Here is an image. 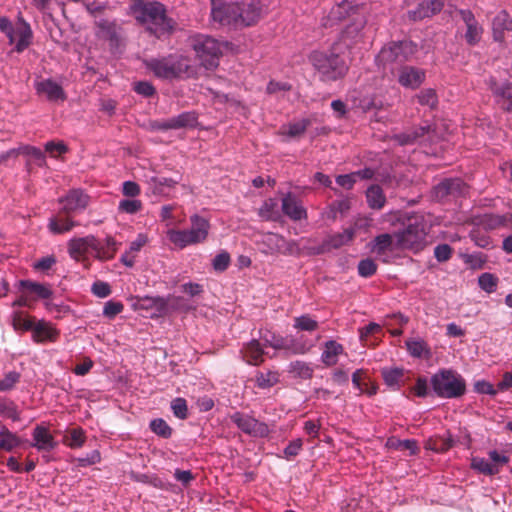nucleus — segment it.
Listing matches in <instances>:
<instances>
[{
    "label": "nucleus",
    "instance_id": "obj_1",
    "mask_svg": "<svg viewBox=\"0 0 512 512\" xmlns=\"http://www.w3.org/2000/svg\"><path fill=\"white\" fill-rule=\"evenodd\" d=\"M211 18L220 26L254 24L262 14L261 2H212Z\"/></svg>",
    "mask_w": 512,
    "mask_h": 512
},
{
    "label": "nucleus",
    "instance_id": "obj_2",
    "mask_svg": "<svg viewBox=\"0 0 512 512\" xmlns=\"http://www.w3.org/2000/svg\"><path fill=\"white\" fill-rule=\"evenodd\" d=\"M309 61L323 82L337 81L343 78L349 69L340 43H335L328 51H313Z\"/></svg>",
    "mask_w": 512,
    "mask_h": 512
},
{
    "label": "nucleus",
    "instance_id": "obj_3",
    "mask_svg": "<svg viewBox=\"0 0 512 512\" xmlns=\"http://www.w3.org/2000/svg\"><path fill=\"white\" fill-rule=\"evenodd\" d=\"M428 231L429 227L423 216L409 217L404 228L395 232V248L415 254L422 251L428 244Z\"/></svg>",
    "mask_w": 512,
    "mask_h": 512
},
{
    "label": "nucleus",
    "instance_id": "obj_4",
    "mask_svg": "<svg viewBox=\"0 0 512 512\" xmlns=\"http://www.w3.org/2000/svg\"><path fill=\"white\" fill-rule=\"evenodd\" d=\"M144 63L148 70L161 79L190 78L195 74L189 59L182 55L152 58L145 60Z\"/></svg>",
    "mask_w": 512,
    "mask_h": 512
},
{
    "label": "nucleus",
    "instance_id": "obj_5",
    "mask_svg": "<svg viewBox=\"0 0 512 512\" xmlns=\"http://www.w3.org/2000/svg\"><path fill=\"white\" fill-rule=\"evenodd\" d=\"M190 223V229L168 230L167 236L170 242L181 249L190 245L203 243L209 234V221L198 214H194L190 217Z\"/></svg>",
    "mask_w": 512,
    "mask_h": 512
},
{
    "label": "nucleus",
    "instance_id": "obj_6",
    "mask_svg": "<svg viewBox=\"0 0 512 512\" xmlns=\"http://www.w3.org/2000/svg\"><path fill=\"white\" fill-rule=\"evenodd\" d=\"M190 45L201 66L207 70H213L218 67L224 43L209 35L196 34L190 37Z\"/></svg>",
    "mask_w": 512,
    "mask_h": 512
},
{
    "label": "nucleus",
    "instance_id": "obj_7",
    "mask_svg": "<svg viewBox=\"0 0 512 512\" xmlns=\"http://www.w3.org/2000/svg\"><path fill=\"white\" fill-rule=\"evenodd\" d=\"M431 384L437 396L458 398L466 391L463 377L452 370H441L431 378Z\"/></svg>",
    "mask_w": 512,
    "mask_h": 512
},
{
    "label": "nucleus",
    "instance_id": "obj_8",
    "mask_svg": "<svg viewBox=\"0 0 512 512\" xmlns=\"http://www.w3.org/2000/svg\"><path fill=\"white\" fill-rule=\"evenodd\" d=\"M417 52V44L410 40L392 41L380 50L376 61L385 69L390 64H403L409 61Z\"/></svg>",
    "mask_w": 512,
    "mask_h": 512
},
{
    "label": "nucleus",
    "instance_id": "obj_9",
    "mask_svg": "<svg viewBox=\"0 0 512 512\" xmlns=\"http://www.w3.org/2000/svg\"><path fill=\"white\" fill-rule=\"evenodd\" d=\"M131 9L140 23H152L163 28L168 26L166 11L161 2H134Z\"/></svg>",
    "mask_w": 512,
    "mask_h": 512
},
{
    "label": "nucleus",
    "instance_id": "obj_10",
    "mask_svg": "<svg viewBox=\"0 0 512 512\" xmlns=\"http://www.w3.org/2000/svg\"><path fill=\"white\" fill-rule=\"evenodd\" d=\"M230 419L238 429L249 436L264 438L270 433V429L266 423L261 422L248 414L235 412L230 415Z\"/></svg>",
    "mask_w": 512,
    "mask_h": 512
},
{
    "label": "nucleus",
    "instance_id": "obj_11",
    "mask_svg": "<svg viewBox=\"0 0 512 512\" xmlns=\"http://www.w3.org/2000/svg\"><path fill=\"white\" fill-rule=\"evenodd\" d=\"M261 244L263 246L262 252L269 255H291L298 249L296 242L288 241L282 235L277 233L265 234L262 238Z\"/></svg>",
    "mask_w": 512,
    "mask_h": 512
},
{
    "label": "nucleus",
    "instance_id": "obj_12",
    "mask_svg": "<svg viewBox=\"0 0 512 512\" xmlns=\"http://www.w3.org/2000/svg\"><path fill=\"white\" fill-rule=\"evenodd\" d=\"M197 124V115L195 112H183L166 120H156L151 122V127L155 130L167 131L182 128H192Z\"/></svg>",
    "mask_w": 512,
    "mask_h": 512
},
{
    "label": "nucleus",
    "instance_id": "obj_13",
    "mask_svg": "<svg viewBox=\"0 0 512 512\" xmlns=\"http://www.w3.org/2000/svg\"><path fill=\"white\" fill-rule=\"evenodd\" d=\"M90 197L80 189H73L60 199L62 212L67 215L84 211L89 205Z\"/></svg>",
    "mask_w": 512,
    "mask_h": 512
},
{
    "label": "nucleus",
    "instance_id": "obj_14",
    "mask_svg": "<svg viewBox=\"0 0 512 512\" xmlns=\"http://www.w3.org/2000/svg\"><path fill=\"white\" fill-rule=\"evenodd\" d=\"M68 253L70 257L76 261H84L87 259V253L90 250L95 251L97 239L93 235L85 237H75L68 241Z\"/></svg>",
    "mask_w": 512,
    "mask_h": 512
},
{
    "label": "nucleus",
    "instance_id": "obj_15",
    "mask_svg": "<svg viewBox=\"0 0 512 512\" xmlns=\"http://www.w3.org/2000/svg\"><path fill=\"white\" fill-rule=\"evenodd\" d=\"M489 87L498 105L503 110L512 112V81L497 82L491 78Z\"/></svg>",
    "mask_w": 512,
    "mask_h": 512
},
{
    "label": "nucleus",
    "instance_id": "obj_16",
    "mask_svg": "<svg viewBox=\"0 0 512 512\" xmlns=\"http://www.w3.org/2000/svg\"><path fill=\"white\" fill-rule=\"evenodd\" d=\"M34 88L39 95H44L50 102H64L67 95L61 85L52 79L36 81Z\"/></svg>",
    "mask_w": 512,
    "mask_h": 512
},
{
    "label": "nucleus",
    "instance_id": "obj_17",
    "mask_svg": "<svg viewBox=\"0 0 512 512\" xmlns=\"http://www.w3.org/2000/svg\"><path fill=\"white\" fill-rule=\"evenodd\" d=\"M426 72L414 66H402L398 72V82L401 86L417 89L425 80Z\"/></svg>",
    "mask_w": 512,
    "mask_h": 512
},
{
    "label": "nucleus",
    "instance_id": "obj_18",
    "mask_svg": "<svg viewBox=\"0 0 512 512\" xmlns=\"http://www.w3.org/2000/svg\"><path fill=\"white\" fill-rule=\"evenodd\" d=\"M465 190L466 185L461 179H445L433 188V194L437 200H443L448 196L462 195Z\"/></svg>",
    "mask_w": 512,
    "mask_h": 512
},
{
    "label": "nucleus",
    "instance_id": "obj_19",
    "mask_svg": "<svg viewBox=\"0 0 512 512\" xmlns=\"http://www.w3.org/2000/svg\"><path fill=\"white\" fill-rule=\"evenodd\" d=\"M33 442L31 446L38 451L50 452L54 450L58 443L54 436L50 433L49 429L42 425H37L32 431Z\"/></svg>",
    "mask_w": 512,
    "mask_h": 512
},
{
    "label": "nucleus",
    "instance_id": "obj_20",
    "mask_svg": "<svg viewBox=\"0 0 512 512\" xmlns=\"http://www.w3.org/2000/svg\"><path fill=\"white\" fill-rule=\"evenodd\" d=\"M240 353L243 360L249 365L259 366L264 362V350L257 339L243 344Z\"/></svg>",
    "mask_w": 512,
    "mask_h": 512
},
{
    "label": "nucleus",
    "instance_id": "obj_21",
    "mask_svg": "<svg viewBox=\"0 0 512 512\" xmlns=\"http://www.w3.org/2000/svg\"><path fill=\"white\" fill-rule=\"evenodd\" d=\"M99 31L98 35L100 38L109 41L112 48H117L120 45L122 39L121 28L113 22L108 20H100L97 22Z\"/></svg>",
    "mask_w": 512,
    "mask_h": 512
},
{
    "label": "nucleus",
    "instance_id": "obj_22",
    "mask_svg": "<svg viewBox=\"0 0 512 512\" xmlns=\"http://www.w3.org/2000/svg\"><path fill=\"white\" fill-rule=\"evenodd\" d=\"M282 211L293 221H300L307 218L306 209L299 203L296 197L288 193L282 199Z\"/></svg>",
    "mask_w": 512,
    "mask_h": 512
},
{
    "label": "nucleus",
    "instance_id": "obj_23",
    "mask_svg": "<svg viewBox=\"0 0 512 512\" xmlns=\"http://www.w3.org/2000/svg\"><path fill=\"white\" fill-rule=\"evenodd\" d=\"M59 332L50 323L39 321L32 329L33 340L37 343L55 342Z\"/></svg>",
    "mask_w": 512,
    "mask_h": 512
},
{
    "label": "nucleus",
    "instance_id": "obj_24",
    "mask_svg": "<svg viewBox=\"0 0 512 512\" xmlns=\"http://www.w3.org/2000/svg\"><path fill=\"white\" fill-rule=\"evenodd\" d=\"M78 223L72 220L71 215L60 212L49 219L48 228L53 234H63L71 231Z\"/></svg>",
    "mask_w": 512,
    "mask_h": 512
},
{
    "label": "nucleus",
    "instance_id": "obj_25",
    "mask_svg": "<svg viewBox=\"0 0 512 512\" xmlns=\"http://www.w3.org/2000/svg\"><path fill=\"white\" fill-rule=\"evenodd\" d=\"M355 237V229L348 228L342 233H336L329 236L321 246L320 252L329 251L331 249H338L348 243H350Z\"/></svg>",
    "mask_w": 512,
    "mask_h": 512
},
{
    "label": "nucleus",
    "instance_id": "obj_26",
    "mask_svg": "<svg viewBox=\"0 0 512 512\" xmlns=\"http://www.w3.org/2000/svg\"><path fill=\"white\" fill-rule=\"evenodd\" d=\"M493 39L497 42L504 41V31H512V19L506 11L499 12L492 22Z\"/></svg>",
    "mask_w": 512,
    "mask_h": 512
},
{
    "label": "nucleus",
    "instance_id": "obj_27",
    "mask_svg": "<svg viewBox=\"0 0 512 512\" xmlns=\"http://www.w3.org/2000/svg\"><path fill=\"white\" fill-rule=\"evenodd\" d=\"M384 383L392 390H398L405 382V370L399 367H384L381 369Z\"/></svg>",
    "mask_w": 512,
    "mask_h": 512
},
{
    "label": "nucleus",
    "instance_id": "obj_28",
    "mask_svg": "<svg viewBox=\"0 0 512 512\" xmlns=\"http://www.w3.org/2000/svg\"><path fill=\"white\" fill-rule=\"evenodd\" d=\"M344 353L342 344L329 340L324 344V350L321 354V361L327 366L331 367L337 364L339 355Z\"/></svg>",
    "mask_w": 512,
    "mask_h": 512
},
{
    "label": "nucleus",
    "instance_id": "obj_29",
    "mask_svg": "<svg viewBox=\"0 0 512 512\" xmlns=\"http://www.w3.org/2000/svg\"><path fill=\"white\" fill-rule=\"evenodd\" d=\"M364 27V20L362 17H355L353 22L346 26L341 33V42L348 48L357 42L360 32Z\"/></svg>",
    "mask_w": 512,
    "mask_h": 512
},
{
    "label": "nucleus",
    "instance_id": "obj_30",
    "mask_svg": "<svg viewBox=\"0 0 512 512\" xmlns=\"http://www.w3.org/2000/svg\"><path fill=\"white\" fill-rule=\"evenodd\" d=\"M443 8V2H419L416 10L409 11V17L414 20H422L431 17Z\"/></svg>",
    "mask_w": 512,
    "mask_h": 512
},
{
    "label": "nucleus",
    "instance_id": "obj_31",
    "mask_svg": "<svg viewBox=\"0 0 512 512\" xmlns=\"http://www.w3.org/2000/svg\"><path fill=\"white\" fill-rule=\"evenodd\" d=\"M350 13L355 14V9L351 6V2H336L329 11L325 25H328V23L333 25L343 20Z\"/></svg>",
    "mask_w": 512,
    "mask_h": 512
},
{
    "label": "nucleus",
    "instance_id": "obj_32",
    "mask_svg": "<svg viewBox=\"0 0 512 512\" xmlns=\"http://www.w3.org/2000/svg\"><path fill=\"white\" fill-rule=\"evenodd\" d=\"M372 251L378 255L384 254L386 251L397 250L395 248V233L394 234H380L375 237L373 241Z\"/></svg>",
    "mask_w": 512,
    "mask_h": 512
},
{
    "label": "nucleus",
    "instance_id": "obj_33",
    "mask_svg": "<svg viewBox=\"0 0 512 512\" xmlns=\"http://www.w3.org/2000/svg\"><path fill=\"white\" fill-rule=\"evenodd\" d=\"M22 444L21 438L11 432L8 428L2 427L0 430V450L12 452Z\"/></svg>",
    "mask_w": 512,
    "mask_h": 512
},
{
    "label": "nucleus",
    "instance_id": "obj_34",
    "mask_svg": "<svg viewBox=\"0 0 512 512\" xmlns=\"http://www.w3.org/2000/svg\"><path fill=\"white\" fill-rule=\"evenodd\" d=\"M117 251V242L112 237H107L104 243L97 240L95 256L100 260H110L114 258Z\"/></svg>",
    "mask_w": 512,
    "mask_h": 512
},
{
    "label": "nucleus",
    "instance_id": "obj_35",
    "mask_svg": "<svg viewBox=\"0 0 512 512\" xmlns=\"http://www.w3.org/2000/svg\"><path fill=\"white\" fill-rule=\"evenodd\" d=\"M19 284L21 288L35 294L40 299H49L53 294L49 286L31 280H21Z\"/></svg>",
    "mask_w": 512,
    "mask_h": 512
},
{
    "label": "nucleus",
    "instance_id": "obj_36",
    "mask_svg": "<svg viewBox=\"0 0 512 512\" xmlns=\"http://www.w3.org/2000/svg\"><path fill=\"white\" fill-rule=\"evenodd\" d=\"M366 198L369 207L372 209H382L386 203V197L383 190L378 185H372L367 189Z\"/></svg>",
    "mask_w": 512,
    "mask_h": 512
},
{
    "label": "nucleus",
    "instance_id": "obj_37",
    "mask_svg": "<svg viewBox=\"0 0 512 512\" xmlns=\"http://www.w3.org/2000/svg\"><path fill=\"white\" fill-rule=\"evenodd\" d=\"M289 373L293 375L295 378H300L303 380H309L313 377L314 369L311 364L296 360L289 364Z\"/></svg>",
    "mask_w": 512,
    "mask_h": 512
},
{
    "label": "nucleus",
    "instance_id": "obj_38",
    "mask_svg": "<svg viewBox=\"0 0 512 512\" xmlns=\"http://www.w3.org/2000/svg\"><path fill=\"white\" fill-rule=\"evenodd\" d=\"M279 382V373L277 371L261 372L257 371L254 377L255 385L260 389H270Z\"/></svg>",
    "mask_w": 512,
    "mask_h": 512
},
{
    "label": "nucleus",
    "instance_id": "obj_39",
    "mask_svg": "<svg viewBox=\"0 0 512 512\" xmlns=\"http://www.w3.org/2000/svg\"><path fill=\"white\" fill-rule=\"evenodd\" d=\"M311 348V345H307L304 342L297 340L296 338L289 336L284 337L283 346L281 350H284L288 354L292 355H303L306 354Z\"/></svg>",
    "mask_w": 512,
    "mask_h": 512
},
{
    "label": "nucleus",
    "instance_id": "obj_40",
    "mask_svg": "<svg viewBox=\"0 0 512 512\" xmlns=\"http://www.w3.org/2000/svg\"><path fill=\"white\" fill-rule=\"evenodd\" d=\"M31 34L30 27L26 23L21 24L17 30H14L17 52H22L29 46Z\"/></svg>",
    "mask_w": 512,
    "mask_h": 512
},
{
    "label": "nucleus",
    "instance_id": "obj_41",
    "mask_svg": "<svg viewBox=\"0 0 512 512\" xmlns=\"http://www.w3.org/2000/svg\"><path fill=\"white\" fill-rule=\"evenodd\" d=\"M509 221L510 217L508 215L485 214L481 218L480 224L485 229L494 230L501 226H505Z\"/></svg>",
    "mask_w": 512,
    "mask_h": 512
},
{
    "label": "nucleus",
    "instance_id": "obj_42",
    "mask_svg": "<svg viewBox=\"0 0 512 512\" xmlns=\"http://www.w3.org/2000/svg\"><path fill=\"white\" fill-rule=\"evenodd\" d=\"M453 446V441L449 438L441 436H435L429 438L425 443V448L435 451L437 453H443L448 451Z\"/></svg>",
    "mask_w": 512,
    "mask_h": 512
},
{
    "label": "nucleus",
    "instance_id": "obj_43",
    "mask_svg": "<svg viewBox=\"0 0 512 512\" xmlns=\"http://www.w3.org/2000/svg\"><path fill=\"white\" fill-rule=\"evenodd\" d=\"M471 467L474 470L484 474V475H495L499 472L498 466L490 463L488 460L480 457H474L471 462Z\"/></svg>",
    "mask_w": 512,
    "mask_h": 512
},
{
    "label": "nucleus",
    "instance_id": "obj_44",
    "mask_svg": "<svg viewBox=\"0 0 512 512\" xmlns=\"http://www.w3.org/2000/svg\"><path fill=\"white\" fill-rule=\"evenodd\" d=\"M407 349L409 353L414 357H429L430 349L427 344L423 340H408L406 342Z\"/></svg>",
    "mask_w": 512,
    "mask_h": 512
},
{
    "label": "nucleus",
    "instance_id": "obj_45",
    "mask_svg": "<svg viewBox=\"0 0 512 512\" xmlns=\"http://www.w3.org/2000/svg\"><path fill=\"white\" fill-rule=\"evenodd\" d=\"M293 327L299 331L312 332L318 329V322L310 315H302L294 318Z\"/></svg>",
    "mask_w": 512,
    "mask_h": 512
},
{
    "label": "nucleus",
    "instance_id": "obj_46",
    "mask_svg": "<svg viewBox=\"0 0 512 512\" xmlns=\"http://www.w3.org/2000/svg\"><path fill=\"white\" fill-rule=\"evenodd\" d=\"M483 34V28L479 25L478 21L466 26L465 40L466 42L474 46L480 42Z\"/></svg>",
    "mask_w": 512,
    "mask_h": 512
},
{
    "label": "nucleus",
    "instance_id": "obj_47",
    "mask_svg": "<svg viewBox=\"0 0 512 512\" xmlns=\"http://www.w3.org/2000/svg\"><path fill=\"white\" fill-rule=\"evenodd\" d=\"M143 209V203L139 199H122L118 204V211L126 214H136Z\"/></svg>",
    "mask_w": 512,
    "mask_h": 512
},
{
    "label": "nucleus",
    "instance_id": "obj_48",
    "mask_svg": "<svg viewBox=\"0 0 512 512\" xmlns=\"http://www.w3.org/2000/svg\"><path fill=\"white\" fill-rule=\"evenodd\" d=\"M350 209V202L348 199L336 200L332 202L329 206V211L327 212V217L329 219L335 220L338 216L344 215Z\"/></svg>",
    "mask_w": 512,
    "mask_h": 512
},
{
    "label": "nucleus",
    "instance_id": "obj_49",
    "mask_svg": "<svg viewBox=\"0 0 512 512\" xmlns=\"http://www.w3.org/2000/svg\"><path fill=\"white\" fill-rule=\"evenodd\" d=\"M20 153L29 156L39 167H43L46 164L44 152L37 147L26 145L20 149Z\"/></svg>",
    "mask_w": 512,
    "mask_h": 512
},
{
    "label": "nucleus",
    "instance_id": "obj_50",
    "mask_svg": "<svg viewBox=\"0 0 512 512\" xmlns=\"http://www.w3.org/2000/svg\"><path fill=\"white\" fill-rule=\"evenodd\" d=\"M417 99L421 105L428 106L430 109H434L438 104L436 91L431 88L421 90Z\"/></svg>",
    "mask_w": 512,
    "mask_h": 512
},
{
    "label": "nucleus",
    "instance_id": "obj_51",
    "mask_svg": "<svg viewBox=\"0 0 512 512\" xmlns=\"http://www.w3.org/2000/svg\"><path fill=\"white\" fill-rule=\"evenodd\" d=\"M259 215L265 220H276L279 217L277 202L274 199L266 200L259 209Z\"/></svg>",
    "mask_w": 512,
    "mask_h": 512
},
{
    "label": "nucleus",
    "instance_id": "obj_52",
    "mask_svg": "<svg viewBox=\"0 0 512 512\" xmlns=\"http://www.w3.org/2000/svg\"><path fill=\"white\" fill-rule=\"evenodd\" d=\"M150 429L162 438H170L172 435V428L162 418L154 419L150 422Z\"/></svg>",
    "mask_w": 512,
    "mask_h": 512
},
{
    "label": "nucleus",
    "instance_id": "obj_53",
    "mask_svg": "<svg viewBox=\"0 0 512 512\" xmlns=\"http://www.w3.org/2000/svg\"><path fill=\"white\" fill-rule=\"evenodd\" d=\"M12 324L15 330H23L28 331L32 330L34 327L33 320L27 317H24L21 311H15L12 314Z\"/></svg>",
    "mask_w": 512,
    "mask_h": 512
},
{
    "label": "nucleus",
    "instance_id": "obj_54",
    "mask_svg": "<svg viewBox=\"0 0 512 512\" xmlns=\"http://www.w3.org/2000/svg\"><path fill=\"white\" fill-rule=\"evenodd\" d=\"M21 374L17 371H9L0 379V392L12 390L19 383Z\"/></svg>",
    "mask_w": 512,
    "mask_h": 512
},
{
    "label": "nucleus",
    "instance_id": "obj_55",
    "mask_svg": "<svg viewBox=\"0 0 512 512\" xmlns=\"http://www.w3.org/2000/svg\"><path fill=\"white\" fill-rule=\"evenodd\" d=\"M391 447L395 448L396 450H409L411 455H415L419 451V447L417 445V442L415 440H399V439H391L388 442Z\"/></svg>",
    "mask_w": 512,
    "mask_h": 512
},
{
    "label": "nucleus",
    "instance_id": "obj_56",
    "mask_svg": "<svg viewBox=\"0 0 512 512\" xmlns=\"http://www.w3.org/2000/svg\"><path fill=\"white\" fill-rule=\"evenodd\" d=\"M311 120L308 118L301 119L297 122L290 123L286 134L290 137H299L305 133L307 128L311 125Z\"/></svg>",
    "mask_w": 512,
    "mask_h": 512
},
{
    "label": "nucleus",
    "instance_id": "obj_57",
    "mask_svg": "<svg viewBox=\"0 0 512 512\" xmlns=\"http://www.w3.org/2000/svg\"><path fill=\"white\" fill-rule=\"evenodd\" d=\"M498 279L491 273H483L478 278L480 288L487 293H492L496 290Z\"/></svg>",
    "mask_w": 512,
    "mask_h": 512
},
{
    "label": "nucleus",
    "instance_id": "obj_58",
    "mask_svg": "<svg viewBox=\"0 0 512 512\" xmlns=\"http://www.w3.org/2000/svg\"><path fill=\"white\" fill-rule=\"evenodd\" d=\"M377 271V264L370 258L363 259L358 264V274L361 277L369 278Z\"/></svg>",
    "mask_w": 512,
    "mask_h": 512
},
{
    "label": "nucleus",
    "instance_id": "obj_59",
    "mask_svg": "<svg viewBox=\"0 0 512 512\" xmlns=\"http://www.w3.org/2000/svg\"><path fill=\"white\" fill-rule=\"evenodd\" d=\"M67 151L68 147L63 141H49L45 144V152L53 158H57Z\"/></svg>",
    "mask_w": 512,
    "mask_h": 512
},
{
    "label": "nucleus",
    "instance_id": "obj_60",
    "mask_svg": "<svg viewBox=\"0 0 512 512\" xmlns=\"http://www.w3.org/2000/svg\"><path fill=\"white\" fill-rule=\"evenodd\" d=\"M171 409L173 411V414L181 420H184L188 417L187 402L184 398H175L171 402Z\"/></svg>",
    "mask_w": 512,
    "mask_h": 512
},
{
    "label": "nucleus",
    "instance_id": "obj_61",
    "mask_svg": "<svg viewBox=\"0 0 512 512\" xmlns=\"http://www.w3.org/2000/svg\"><path fill=\"white\" fill-rule=\"evenodd\" d=\"M85 442V434L81 428L72 429L67 438V445L71 448L81 447Z\"/></svg>",
    "mask_w": 512,
    "mask_h": 512
},
{
    "label": "nucleus",
    "instance_id": "obj_62",
    "mask_svg": "<svg viewBox=\"0 0 512 512\" xmlns=\"http://www.w3.org/2000/svg\"><path fill=\"white\" fill-rule=\"evenodd\" d=\"M123 309L124 305L122 302L110 300L104 304L103 315L108 319H113L116 315L121 313Z\"/></svg>",
    "mask_w": 512,
    "mask_h": 512
},
{
    "label": "nucleus",
    "instance_id": "obj_63",
    "mask_svg": "<svg viewBox=\"0 0 512 512\" xmlns=\"http://www.w3.org/2000/svg\"><path fill=\"white\" fill-rule=\"evenodd\" d=\"M91 291L95 296L100 298L108 297L112 293L110 285L103 281L94 282Z\"/></svg>",
    "mask_w": 512,
    "mask_h": 512
},
{
    "label": "nucleus",
    "instance_id": "obj_64",
    "mask_svg": "<svg viewBox=\"0 0 512 512\" xmlns=\"http://www.w3.org/2000/svg\"><path fill=\"white\" fill-rule=\"evenodd\" d=\"M134 91L144 97H152L156 93L155 87L148 81L136 82Z\"/></svg>",
    "mask_w": 512,
    "mask_h": 512
}]
</instances>
